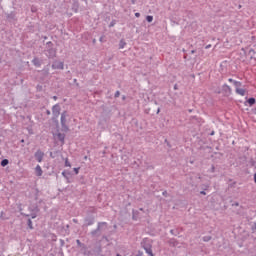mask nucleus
<instances>
[{"label":"nucleus","mask_w":256,"mask_h":256,"mask_svg":"<svg viewBox=\"0 0 256 256\" xmlns=\"http://www.w3.org/2000/svg\"><path fill=\"white\" fill-rule=\"evenodd\" d=\"M56 55H57V50H55V48H53V43L47 42L46 43V56L49 59H53L56 57Z\"/></svg>","instance_id":"1"},{"label":"nucleus","mask_w":256,"mask_h":256,"mask_svg":"<svg viewBox=\"0 0 256 256\" xmlns=\"http://www.w3.org/2000/svg\"><path fill=\"white\" fill-rule=\"evenodd\" d=\"M241 82H234V87L236 89L237 95H241V97H245L247 95V90L241 88Z\"/></svg>","instance_id":"2"},{"label":"nucleus","mask_w":256,"mask_h":256,"mask_svg":"<svg viewBox=\"0 0 256 256\" xmlns=\"http://www.w3.org/2000/svg\"><path fill=\"white\" fill-rule=\"evenodd\" d=\"M60 121H61L62 129H63L64 131H68V130H69V127H67V112H66V111H64V112L61 114Z\"/></svg>","instance_id":"3"},{"label":"nucleus","mask_w":256,"mask_h":256,"mask_svg":"<svg viewBox=\"0 0 256 256\" xmlns=\"http://www.w3.org/2000/svg\"><path fill=\"white\" fill-rule=\"evenodd\" d=\"M52 114L54 117H59V115H61V106H59V104H55L52 107Z\"/></svg>","instance_id":"4"},{"label":"nucleus","mask_w":256,"mask_h":256,"mask_svg":"<svg viewBox=\"0 0 256 256\" xmlns=\"http://www.w3.org/2000/svg\"><path fill=\"white\" fill-rule=\"evenodd\" d=\"M35 159L38 161V163H41L43 161V157H45V153H43L41 150H38L34 154Z\"/></svg>","instance_id":"5"},{"label":"nucleus","mask_w":256,"mask_h":256,"mask_svg":"<svg viewBox=\"0 0 256 256\" xmlns=\"http://www.w3.org/2000/svg\"><path fill=\"white\" fill-rule=\"evenodd\" d=\"M52 69H61V70H63V69H64V64H63V62H61V61H55V62L52 64Z\"/></svg>","instance_id":"6"},{"label":"nucleus","mask_w":256,"mask_h":256,"mask_svg":"<svg viewBox=\"0 0 256 256\" xmlns=\"http://www.w3.org/2000/svg\"><path fill=\"white\" fill-rule=\"evenodd\" d=\"M56 138L58 139V141H61L62 145L65 143V134L58 133L56 134Z\"/></svg>","instance_id":"7"},{"label":"nucleus","mask_w":256,"mask_h":256,"mask_svg":"<svg viewBox=\"0 0 256 256\" xmlns=\"http://www.w3.org/2000/svg\"><path fill=\"white\" fill-rule=\"evenodd\" d=\"M35 173L37 177H41V175H43V169L39 165H37L35 168Z\"/></svg>","instance_id":"8"},{"label":"nucleus","mask_w":256,"mask_h":256,"mask_svg":"<svg viewBox=\"0 0 256 256\" xmlns=\"http://www.w3.org/2000/svg\"><path fill=\"white\" fill-rule=\"evenodd\" d=\"M247 103L250 105V107H253V105H255V103H256V100H255V98H249L247 100Z\"/></svg>","instance_id":"9"},{"label":"nucleus","mask_w":256,"mask_h":256,"mask_svg":"<svg viewBox=\"0 0 256 256\" xmlns=\"http://www.w3.org/2000/svg\"><path fill=\"white\" fill-rule=\"evenodd\" d=\"M125 45H127V42H125V40H120L119 43V49H125Z\"/></svg>","instance_id":"10"},{"label":"nucleus","mask_w":256,"mask_h":256,"mask_svg":"<svg viewBox=\"0 0 256 256\" xmlns=\"http://www.w3.org/2000/svg\"><path fill=\"white\" fill-rule=\"evenodd\" d=\"M32 63H33V65H35V67H41V63H39V59H37V58H34L32 60Z\"/></svg>","instance_id":"11"},{"label":"nucleus","mask_w":256,"mask_h":256,"mask_svg":"<svg viewBox=\"0 0 256 256\" xmlns=\"http://www.w3.org/2000/svg\"><path fill=\"white\" fill-rule=\"evenodd\" d=\"M144 249L148 255L153 256V250L150 247H145Z\"/></svg>","instance_id":"12"},{"label":"nucleus","mask_w":256,"mask_h":256,"mask_svg":"<svg viewBox=\"0 0 256 256\" xmlns=\"http://www.w3.org/2000/svg\"><path fill=\"white\" fill-rule=\"evenodd\" d=\"M7 165H9V160L4 159V160L1 161V166L2 167H7Z\"/></svg>","instance_id":"13"},{"label":"nucleus","mask_w":256,"mask_h":256,"mask_svg":"<svg viewBox=\"0 0 256 256\" xmlns=\"http://www.w3.org/2000/svg\"><path fill=\"white\" fill-rule=\"evenodd\" d=\"M170 245H173V247H177V245H179V242H177V240L172 239L170 240Z\"/></svg>","instance_id":"14"},{"label":"nucleus","mask_w":256,"mask_h":256,"mask_svg":"<svg viewBox=\"0 0 256 256\" xmlns=\"http://www.w3.org/2000/svg\"><path fill=\"white\" fill-rule=\"evenodd\" d=\"M27 225H28L29 229H33V221H31V219H28Z\"/></svg>","instance_id":"15"},{"label":"nucleus","mask_w":256,"mask_h":256,"mask_svg":"<svg viewBox=\"0 0 256 256\" xmlns=\"http://www.w3.org/2000/svg\"><path fill=\"white\" fill-rule=\"evenodd\" d=\"M146 21H147L148 23H153V16H147V17H146Z\"/></svg>","instance_id":"16"},{"label":"nucleus","mask_w":256,"mask_h":256,"mask_svg":"<svg viewBox=\"0 0 256 256\" xmlns=\"http://www.w3.org/2000/svg\"><path fill=\"white\" fill-rule=\"evenodd\" d=\"M65 167H71V162H69V158L65 159Z\"/></svg>","instance_id":"17"},{"label":"nucleus","mask_w":256,"mask_h":256,"mask_svg":"<svg viewBox=\"0 0 256 256\" xmlns=\"http://www.w3.org/2000/svg\"><path fill=\"white\" fill-rule=\"evenodd\" d=\"M224 89H226V91H229V93H231V86L224 84Z\"/></svg>","instance_id":"18"},{"label":"nucleus","mask_w":256,"mask_h":256,"mask_svg":"<svg viewBox=\"0 0 256 256\" xmlns=\"http://www.w3.org/2000/svg\"><path fill=\"white\" fill-rule=\"evenodd\" d=\"M101 225H107V222H100L98 224V231L101 229Z\"/></svg>","instance_id":"19"},{"label":"nucleus","mask_w":256,"mask_h":256,"mask_svg":"<svg viewBox=\"0 0 256 256\" xmlns=\"http://www.w3.org/2000/svg\"><path fill=\"white\" fill-rule=\"evenodd\" d=\"M79 169H81V168H80V167L74 168V173H75V175H79Z\"/></svg>","instance_id":"20"},{"label":"nucleus","mask_w":256,"mask_h":256,"mask_svg":"<svg viewBox=\"0 0 256 256\" xmlns=\"http://www.w3.org/2000/svg\"><path fill=\"white\" fill-rule=\"evenodd\" d=\"M203 241H206V242H207V241H211V236H206V237H204V238H203Z\"/></svg>","instance_id":"21"},{"label":"nucleus","mask_w":256,"mask_h":256,"mask_svg":"<svg viewBox=\"0 0 256 256\" xmlns=\"http://www.w3.org/2000/svg\"><path fill=\"white\" fill-rule=\"evenodd\" d=\"M228 81L229 83H233V85H235V82H237L236 80H233V78H229Z\"/></svg>","instance_id":"22"},{"label":"nucleus","mask_w":256,"mask_h":256,"mask_svg":"<svg viewBox=\"0 0 256 256\" xmlns=\"http://www.w3.org/2000/svg\"><path fill=\"white\" fill-rule=\"evenodd\" d=\"M120 95H121V92L116 91V92H115V94H114V97H116V98H117V97H119Z\"/></svg>","instance_id":"23"},{"label":"nucleus","mask_w":256,"mask_h":256,"mask_svg":"<svg viewBox=\"0 0 256 256\" xmlns=\"http://www.w3.org/2000/svg\"><path fill=\"white\" fill-rule=\"evenodd\" d=\"M135 17L139 18V17H141V14L139 12H136Z\"/></svg>","instance_id":"24"},{"label":"nucleus","mask_w":256,"mask_h":256,"mask_svg":"<svg viewBox=\"0 0 256 256\" xmlns=\"http://www.w3.org/2000/svg\"><path fill=\"white\" fill-rule=\"evenodd\" d=\"M211 173H215V166L211 167Z\"/></svg>","instance_id":"25"},{"label":"nucleus","mask_w":256,"mask_h":256,"mask_svg":"<svg viewBox=\"0 0 256 256\" xmlns=\"http://www.w3.org/2000/svg\"><path fill=\"white\" fill-rule=\"evenodd\" d=\"M200 194L201 195H207V193L205 191H201Z\"/></svg>","instance_id":"26"},{"label":"nucleus","mask_w":256,"mask_h":256,"mask_svg":"<svg viewBox=\"0 0 256 256\" xmlns=\"http://www.w3.org/2000/svg\"><path fill=\"white\" fill-rule=\"evenodd\" d=\"M99 41H100V43H103V37H101V38L99 39Z\"/></svg>","instance_id":"27"},{"label":"nucleus","mask_w":256,"mask_h":256,"mask_svg":"<svg viewBox=\"0 0 256 256\" xmlns=\"http://www.w3.org/2000/svg\"><path fill=\"white\" fill-rule=\"evenodd\" d=\"M210 47H211V44L207 45V46H206V49H210Z\"/></svg>","instance_id":"28"},{"label":"nucleus","mask_w":256,"mask_h":256,"mask_svg":"<svg viewBox=\"0 0 256 256\" xmlns=\"http://www.w3.org/2000/svg\"><path fill=\"white\" fill-rule=\"evenodd\" d=\"M78 245H81V241L80 240H77L76 241Z\"/></svg>","instance_id":"29"},{"label":"nucleus","mask_w":256,"mask_h":256,"mask_svg":"<svg viewBox=\"0 0 256 256\" xmlns=\"http://www.w3.org/2000/svg\"><path fill=\"white\" fill-rule=\"evenodd\" d=\"M47 115H51V111L48 110V111H47Z\"/></svg>","instance_id":"30"},{"label":"nucleus","mask_w":256,"mask_h":256,"mask_svg":"<svg viewBox=\"0 0 256 256\" xmlns=\"http://www.w3.org/2000/svg\"><path fill=\"white\" fill-rule=\"evenodd\" d=\"M95 233H97V230L96 231H92V235H95Z\"/></svg>","instance_id":"31"},{"label":"nucleus","mask_w":256,"mask_h":256,"mask_svg":"<svg viewBox=\"0 0 256 256\" xmlns=\"http://www.w3.org/2000/svg\"><path fill=\"white\" fill-rule=\"evenodd\" d=\"M53 99H54L55 101H57V96H54Z\"/></svg>","instance_id":"32"},{"label":"nucleus","mask_w":256,"mask_h":256,"mask_svg":"<svg viewBox=\"0 0 256 256\" xmlns=\"http://www.w3.org/2000/svg\"><path fill=\"white\" fill-rule=\"evenodd\" d=\"M191 53H192V54L195 53V50H192Z\"/></svg>","instance_id":"33"},{"label":"nucleus","mask_w":256,"mask_h":256,"mask_svg":"<svg viewBox=\"0 0 256 256\" xmlns=\"http://www.w3.org/2000/svg\"><path fill=\"white\" fill-rule=\"evenodd\" d=\"M84 159H87V156H85Z\"/></svg>","instance_id":"34"},{"label":"nucleus","mask_w":256,"mask_h":256,"mask_svg":"<svg viewBox=\"0 0 256 256\" xmlns=\"http://www.w3.org/2000/svg\"><path fill=\"white\" fill-rule=\"evenodd\" d=\"M116 256H121L120 254H117Z\"/></svg>","instance_id":"35"}]
</instances>
